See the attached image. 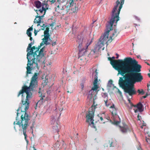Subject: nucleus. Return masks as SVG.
Returning <instances> with one entry per match:
<instances>
[{
    "label": "nucleus",
    "instance_id": "nucleus-54",
    "mask_svg": "<svg viewBox=\"0 0 150 150\" xmlns=\"http://www.w3.org/2000/svg\"><path fill=\"white\" fill-rule=\"evenodd\" d=\"M37 18H36L35 19L34 21V23H36V21H39V19H38V20H37Z\"/></svg>",
    "mask_w": 150,
    "mask_h": 150
},
{
    "label": "nucleus",
    "instance_id": "nucleus-13",
    "mask_svg": "<svg viewBox=\"0 0 150 150\" xmlns=\"http://www.w3.org/2000/svg\"><path fill=\"white\" fill-rule=\"evenodd\" d=\"M91 89L87 97V100L90 101V102H93L94 103L95 100L96 99V93L98 88L97 85H94Z\"/></svg>",
    "mask_w": 150,
    "mask_h": 150
},
{
    "label": "nucleus",
    "instance_id": "nucleus-30",
    "mask_svg": "<svg viewBox=\"0 0 150 150\" xmlns=\"http://www.w3.org/2000/svg\"><path fill=\"white\" fill-rule=\"evenodd\" d=\"M46 100H47L44 99L43 98V97H41L40 98V100H39L38 101V103H40V104L41 103V104H43Z\"/></svg>",
    "mask_w": 150,
    "mask_h": 150
},
{
    "label": "nucleus",
    "instance_id": "nucleus-42",
    "mask_svg": "<svg viewBox=\"0 0 150 150\" xmlns=\"http://www.w3.org/2000/svg\"><path fill=\"white\" fill-rule=\"evenodd\" d=\"M146 141L148 143H150V138L146 137Z\"/></svg>",
    "mask_w": 150,
    "mask_h": 150
},
{
    "label": "nucleus",
    "instance_id": "nucleus-17",
    "mask_svg": "<svg viewBox=\"0 0 150 150\" xmlns=\"http://www.w3.org/2000/svg\"><path fill=\"white\" fill-rule=\"evenodd\" d=\"M83 40V38L81 37L80 35H78L76 41L79 44L78 48L79 50L83 48L82 47Z\"/></svg>",
    "mask_w": 150,
    "mask_h": 150
},
{
    "label": "nucleus",
    "instance_id": "nucleus-29",
    "mask_svg": "<svg viewBox=\"0 0 150 150\" xmlns=\"http://www.w3.org/2000/svg\"><path fill=\"white\" fill-rule=\"evenodd\" d=\"M21 108V107L20 106H19L18 109L17 110L16 117V120L17 121H18H18L19 120V118L18 117V115L19 114L18 112Z\"/></svg>",
    "mask_w": 150,
    "mask_h": 150
},
{
    "label": "nucleus",
    "instance_id": "nucleus-24",
    "mask_svg": "<svg viewBox=\"0 0 150 150\" xmlns=\"http://www.w3.org/2000/svg\"><path fill=\"white\" fill-rule=\"evenodd\" d=\"M116 117L118 118L120 120L119 121H117L116 120H114L113 122H112L111 121V120L110 121L111 122V123L112 124H114L115 125H118L120 123V118L119 117L118 115H116Z\"/></svg>",
    "mask_w": 150,
    "mask_h": 150
},
{
    "label": "nucleus",
    "instance_id": "nucleus-20",
    "mask_svg": "<svg viewBox=\"0 0 150 150\" xmlns=\"http://www.w3.org/2000/svg\"><path fill=\"white\" fill-rule=\"evenodd\" d=\"M143 106V105L141 102L139 103L137 105H133V106H134L135 108H137L139 111L140 112H142L144 110L142 108Z\"/></svg>",
    "mask_w": 150,
    "mask_h": 150
},
{
    "label": "nucleus",
    "instance_id": "nucleus-50",
    "mask_svg": "<svg viewBox=\"0 0 150 150\" xmlns=\"http://www.w3.org/2000/svg\"><path fill=\"white\" fill-rule=\"evenodd\" d=\"M53 106L52 105H50L49 106L48 109L49 110H51L52 109Z\"/></svg>",
    "mask_w": 150,
    "mask_h": 150
},
{
    "label": "nucleus",
    "instance_id": "nucleus-8",
    "mask_svg": "<svg viewBox=\"0 0 150 150\" xmlns=\"http://www.w3.org/2000/svg\"><path fill=\"white\" fill-rule=\"evenodd\" d=\"M30 116L25 112L24 115H22L21 117V120H18L16 124V125H19V127H22L23 129V134L24 136H27L26 134V130L28 127L29 125L28 122L30 119Z\"/></svg>",
    "mask_w": 150,
    "mask_h": 150
},
{
    "label": "nucleus",
    "instance_id": "nucleus-31",
    "mask_svg": "<svg viewBox=\"0 0 150 150\" xmlns=\"http://www.w3.org/2000/svg\"><path fill=\"white\" fill-rule=\"evenodd\" d=\"M97 69H96L95 72H93V75L94 74H95V75L94 76V79H98V73L97 72Z\"/></svg>",
    "mask_w": 150,
    "mask_h": 150
},
{
    "label": "nucleus",
    "instance_id": "nucleus-62",
    "mask_svg": "<svg viewBox=\"0 0 150 150\" xmlns=\"http://www.w3.org/2000/svg\"><path fill=\"white\" fill-rule=\"evenodd\" d=\"M147 96H148V95H147V94L146 93V96H143V98H145L147 97Z\"/></svg>",
    "mask_w": 150,
    "mask_h": 150
},
{
    "label": "nucleus",
    "instance_id": "nucleus-21",
    "mask_svg": "<svg viewBox=\"0 0 150 150\" xmlns=\"http://www.w3.org/2000/svg\"><path fill=\"white\" fill-rule=\"evenodd\" d=\"M45 8L43 6L42 7V8H40L38 10H37L36 11L38 15L40 14L39 13V12H40V13H42L44 11L45 13V12L46 11V10L47 9V2L46 3H45Z\"/></svg>",
    "mask_w": 150,
    "mask_h": 150
},
{
    "label": "nucleus",
    "instance_id": "nucleus-60",
    "mask_svg": "<svg viewBox=\"0 0 150 150\" xmlns=\"http://www.w3.org/2000/svg\"><path fill=\"white\" fill-rule=\"evenodd\" d=\"M33 126H31L30 127V129H31L32 130V134H33Z\"/></svg>",
    "mask_w": 150,
    "mask_h": 150
},
{
    "label": "nucleus",
    "instance_id": "nucleus-10",
    "mask_svg": "<svg viewBox=\"0 0 150 150\" xmlns=\"http://www.w3.org/2000/svg\"><path fill=\"white\" fill-rule=\"evenodd\" d=\"M125 0H117L116 2V5L114 6L112 10V15L119 17V15L120 10L122 7V5L124 4Z\"/></svg>",
    "mask_w": 150,
    "mask_h": 150
},
{
    "label": "nucleus",
    "instance_id": "nucleus-19",
    "mask_svg": "<svg viewBox=\"0 0 150 150\" xmlns=\"http://www.w3.org/2000/svg\"><path fill=\"white\" fill-rule=\"evenodd\" d=\"M119 127L120 128V130L123 133L125 134L127 132L128 127L125 123H123L122 126H119Z\"/></svg>",
    "mask_w": 150,
    "mask_h": 150
},
{
    "label": "nucleus",
    "instance_id": "nucleus-51",
    "mask_svg": "<svg viewBox=\"0 0 150 150\" xmlns=\"http://www.w3.org/2000/svg\"><path fill=\"white\" fill-rule=\"evenodd\" d=\"M38 31H37V30H35L34 33V34H35V36H36L37 35V33Z\"/></svg>",
    "mask_w": 150,
    "mask_h": 150
},
{
    "label": "nucleus",
    "instance_id": "nucleus-26",
    "mask_svg": "<svg viewBox=\"0 0 150 150\" xmlns=\"http://www.w3.org/2000/svg\"><path fill=\"white\" fill-rule=\"evenodd\" d=\"M21 96H22V99H21L22 106H23V105H25V106H26V105L24 104V103H25V102L24 100L25 96H23V93H21Z\"/></svg>",
    "mask_w": 150,
    "mask_h": 150
},
{
    "label": "nucleus",
    "instance_id": "nucleus-1",
    "mask_svg": "<svg viewBox=\"0 0 150 150\" xmlns=\"http://www.w3.org/2000/svg\"><path fill=\"white\" fill-rule=\"evenodd\" d=\"M132 63L128 65L129 67L125 72L123 77L125 80L132 83L133 82H139L143 79V77L140 73L141 66L137 64L138 62L135 59H132Z\"/></svg>",
    "mask_w": 150,
    "mask_h": 150
},
{
    "label": "nucleus",
    "instance_id": "nucleus-23",
    "mask_svg": "<svg viewBox=\"0 0 150 150\" xmlns=\"http://www.w3.org/2000/svg\"><path fill=\"white\" fill-rule=\"evenodd\" d=\"M57 125H58L57 124H55V125L53 126L52 127L53 132L57 133H58L59 132V126Z\"/></svg>",
    "mask_w": 150,
    "mask_h": 150
},
{
    "label": "nucleus",
    "instance_id": "nucleus-7",
    "mask_svg": "<svg viewBox=\"0 0 150 150\" xmlns=\"http://www.w3.org/2000/svg\"><path fill=\"white\" fill-rule=\"evenodd\" d=\"M30 52H28L27 55V58L28 59V64H27V74H30L31 73V70L36 69H39L38 67V64L37 62H35L36 58H33L31 59V57L30 56L32 55L34 52L33 50L30 48L29 50Z\"/></svg>",
    "mask_w": 150,
    "mask_h": 150
},
{
    "label": "nucleus",
    "instance_id": "nucleus-11",
    "mask_svg": "<svg viewBox=\"0 0 150 150\" xmlns=\"http://www.w3.org/2000/svg\"><path fill=\"white\" fill-rule=\"evenodd\" d=\"M125 0H117L116 2V5L114 6L112 10V15L119 17V15L120 10L122 7V5L124 4Z\"/></svg>",
    "mask_w": 150,
    "mask_h": 150
},
{
    "label": "nucleus",
    "instance_id": "nucleus-36",
    "mask_svg": "<svg viewBox=\"0 0 150 150\" xmlns=\"http://www.w3.org/2000/svg\"><path fill=\"white\" fill-rule=\"evenodd\" d=\"M32 45H31L30 44H29L28 46L27 47V48L26 50V52H28L29 51V50L30 49V48H31L32 47Z\"/></svg>",
    "mask_w": 150,
    "mask_h": 150
},
{
    "label": "nucleus",
    "instance_id": "nucleus-57",
    "mask_svg": "<svg viewBox=\"0 0 150 150\" xmlns=\"http://www.w3.org/2000/svg\"><path fill=\"white\" fill-rule=\"evenodd\" d=\"M36 47L35 46H33L31 48V49L34 50L36 49Z\"/></svg>",
    "mask_w": 150,
    "mask_h": 150
},
{
    "label": "nucleus",
    "instance_id": "nucleus-27",
    "mask_svg": "<svg viewBox=\"0 0 150 150\" xmlns=\"http://www.w3.org/2000/svg\"><path fill=\"white\" fill-rule=\"evenodd\" d=\"M98 117L100 118V120L101 121V123H104L105 122H103V118L104 116V113H103L102 114L98 115Z\"/></svg>",
    "mask_w": 150,
    "mask_h": 150
},
{
    "label": "nucleus",
    "instance_id": "nucleus-37",
    "mask_svg": "<svg viewBox=\"0 0 150 150\" xmlns=\"http://www.w3.org/2000/svg\"><path fill=\"white\" fill-rule=\"evenodd\" d=\"M102 97L104 98H107V93H102Z\"/></svg>",
    "mask_w": 150,
    "mask_h": 150
},
{
    "label": "nucleus",
    "instance_id": "nucleus-25",
    "mask_svg": "<svg viewBox=\"0 0 150 150\" xmlns=\"http://www.w3.org/2000/svg\"><path fill=\"white\" fill-rule=\"evenodd\" d=\"M32 26L28 28L27 30V34L28 37H30L32 35V33L31 32V31H32L33 30Z\"/></svg>",
    "mask_w": 150,
    "mask_h": 150
},
{
    "label": "nucleus",
    "instance_id": "nucleus-5",
    "mask_svg": "<svg viewBox=\"0 0 150 150\" xmlns=\"http://www.w3.org/2000/svg\"><path fill=\"white\" fill-rule=\"evenodd\" d=\"M74 0H68L66 5H64L61 0H56L55 4V10L60 14H64L67 13L74 4Z\"/></svg>",
    "mask_w": 150,
    "mask_h": 150
},
{
    "label": "nucleus",
    "instance_id": "nucleus-49",
    "mask_svg": "<svg viewBox=\"0 0 150 150\" xmlns=\"http://www.w3.org/2000/svg\"><path fill=\"white\" fill-rule=\"evenodd\" d=\"M134 17H135V19L138 21L139 22L140 21V19L137 16H134Z\"/></svg>",
    "mask_w": 150,
    "mask_h": 150
},
{
    "label": "nucleus",
    "instance_id": "nucleus-41",
    "mask_svg": "<svg viewBox=\"0 0 150 150\" xmlns=\"http://www.w3.org/2000/svg\"><path fill=\"white\" fill-rule=\"evenodd\" d=\"M41 17H42V16H36V18H38V19H39L38 21H40V22H41V20L42 19V18Z\"/></svg>",
    "mask_w": 150,
    "mask_h": 150
},
{
    "label": "nucleus",
    "instance_id": "nucleus-52",
    "mask_svg": "<svg viewBox=\"0 0 150 150\" xmlns=\"http://www.w3.org/2000/svg\"><path fill=\"white\" fill-rule=\"evenodd\" d=\"M41 22H40V21H36V23H38L37 26H38L40 25V24Z\"/></svg>",
    "mask_w": 150,
    "mask_h": 150
},
{
    "label": "nucleus",
    "instance_id": "nucleus-33",
    "mask_svg": "<svg viewBox=\"0 0 150 150\" xmlns=\"http://www.w3.org/2000/svg\"><path fill=\"white\" fill-rule=\"evenodd\" d=\"M59 135L57 133L54 136V138L55 140L57 141V142H58V139L59 137Z\"/></svg>",
    "mask_w": 150,
    "mask_h": 150
},
{
    "label": "nucleus",
    "instance_id": "nucleus-45",
    "mask_svg": "<svg viewBox=\"0 0 150 150\" xmlns=\"http://www.w3.org/2000/svg\"><path fill=\"white\" fill-rule=\"evenodd\" d=\"M98 82V79H95L93 82L94 85H97Z\"/></svg>",
    "mask_w": 150,
    "mask_h": 150
},
{
    "label": "nucleus",
    "instance_id": "nucleus-22",
    "mask_svg": "<svg viewBox=\"0 0 150 150\" xmlns=\"http://www.w3.org/2000/svg\"><path fill=\"white\" fill-rule=\"evenodd\" d=\"M39 52V54L38 55H37V58L35 59V62H39L40 58H42L45 55V54L43 52H41L40 51Z\"/></svg>",
    "mask_w": 150,
    "mask_h": 150
},
{
    "label": "nucleus",
    "instance_id": "nucleus-44",
    "mask_svg": "<svg viewBox=\"0 0 150 150\" xmlns=\"http://www.w3.org/2000/svg\"><path fill=\"white\" fill-rule=\"evenodd\" d=\"M107 98H106V100H105V105L106 106H108L109 105V104H107Z\"/></svg>",
    "mask_w": 150,
    "mask_h": 150
},
{
    "label": "nucleus",
    "instance_id": "nucleus-6",
    "mask_svg": "<svg viewBox=\"0 0 150 150\" xmlns=\"http://www.w3.org/2000/svg\"><path fill=\"white\" fill-rule=\"evenodd\" d=\"M118 84L120 86L124 89L125 92L128 93L130 96H132L136 94V91L132 83L125 80H124L122 77H120Z\"/></svg>",
    "mask_w": 150,
    "mask_h": 150
},
{
    "label": "nucleus",
    "instance_id": "nucleus-53",
    "mask_svg": "<svg viewBox=\"0 0 150 150\" xmlns=\"http://www.w3.org/2000/svg\"><path fill=\"white\" fill-rule=\"evenodd\" d=\"M52 3H54L55 2H56V0H52L51 1H50Z\"/></svg>",
    "mask_w": 150,
    "mask_h": 150
},
{
    "label": "nucleus",
    "instance_id": "nucleus-32",
    "mask_svg": "<svg viewBox=\"0 0 150 150\" xmlns=\"http://www.w3.org/2000/svg\"><path fill=\"white\" fill-rule=\"evenodd\" d=\"M47 95L50 94H52L53 93V90L52 89V88L51 87H50L49 90H48L47 89Z\"/></svg>",
    "mask_w": 150,
    "mask_h": 150
},
{
    "label": "nucleus",
    "instance_id": "nucleus-40",
    "mask_svg": "<svg viewBox=\"0 0 150 150\" xmlns=\"http://www.w3.org/2000/svg\"><path fill=\"white\" fill-rule=\"evenodd\" d=\"M38 52V50H36V51H35V52H34L33 53V54L32 55H33L34 58H35V56L37 55V52ZM36 57H37V56H36Z\"/></svg>",
    "mask_w": 150,
    "mask_h": 150
},
{
    "label": "nucleus",
    "instance_id": "nucleus-3",
    "mask_svg": "<svg viewBox=\"0 0 150 150\" xmlns=\"http://www.w3.org/2000/svg\"><path fill=\"white\" fill-rule=\"evenodd\" d=\"M120 20V17H118L111 14V18L110 20L109 24L106 25V31L105 32L103 36H102L99 39V41L95 46L94 48L92 51L93 53L98 50L104 45V41L108 38L109 33L113 30V23L116 21L117 24V22Z\"/></svg>",
    "mask_w": 150,
    "mask_h": 150
},
{
    "label": "nucleus",
    "instance_id": "nucleus-46",
    "mask_svg": "<svg viewBox=\"0 0 150 150\" xmlns=\"http://www.w3.org/2000/svg\"><path fill=\"white\" fill-rule=\"evenodd\" d=\"M45 49V46H44L42 48H41L40 50L39 51L41 52H43L44 51Z\"/></svg>",
    "mask_w": 150,
    "mask_h": 150
},
{
    "label": "nucleus",
    "instance_id": "nucleus-28",
    "mask_svg": "<svg viewBox=\"0 0 150 150\" xmlns=\"http://www.w3.org/2000/svg\"><path fill=\"white\" fill-rule=\"evenodd\" d=\"M118 33L119 32H117V30L115 29L114 30V33L112 34V36H110V38L111 39V40H112V37L114 36H115V37L117 36Z\"/></svg>",
    "mask_w": 150,
    "mask_h": 150
},
{
    "label": "nucleus",
    "instance_id": "nucleus-16",
    "mask_svg": "<svg viewBox=\"0 0 150 150\" xmlns=\"http://www.w3.org/2000/svg\"><path fill=\"white\" fill-rule=\"evenodd\" d=\"M44 38L42 40L43 41L41 42L40 44L41 46H42L44 45H47V28H46L44 32Z\"/></svg>",
    "mask_w": 150,
    "mask_h": 150
},
{
    "label": "nucleus",
    "instance_id": "nucleus-35",
    "mask_svg": "<svg viewBox=\"0 0 150 150\" xmlns=\"http://www.w3.org/2000/svg\"><path fill=\"white\" fill-rule=\"evenodd\" d=\"M137 92L139 94H141L142 95H144L145 93L143 89H142L141 91L139 89L137 90Z\"/></svg>",
    "mask_w": 150,
    "mask_h": 150
},
{
    "label": "nucleus",
    "instance_id": "nucleus-2",
    "mask_svg": "<svg viewBox=\"0 0 150 150\" xmlns=\"http://www.w3.org/2000/svg\"><path fill=\"white\" fill-rule=\"evenodd\" d=\"M38 74L35 73L34 75L32 77L29 86L28 87L25 84L22 87V89L19 92L17 96L18 97L22 93H25L27 94L25 102L24 104L26 105V106L25 107L24 111H23L22 109H21L22 112L28 113L27 110L28 109L30 105V101L29 100V98H32L33 93L31 92L33 91V88L36 87L38 85V81L37 80L38 78Z\"/></svg>",
    "mask_w": 150,
    "mask_h": 150
},
{
    "label": "nucleus",
    "instance_id": "nucleus-43",
    "mask_svg": "<svg viewBox=\"0 0 150 150\" xmlns=\"http://www.w3.org/2000/svg\"><path fill=\"white\" fill-rule=\"evenodd\" d=\"M112 83L111 81H109L108 83V86H109L110 87L111 86V85H112Z\"/></svg>",
    "mask_w": 150,
    "mask_h": 150
},
{
    "label": "nucleus",
    "instance_id": "nucleus-12",
    "mask_svg": "<svg viewBox=\"0 0 150 150\" xmlns=\"http://www.w3.org/2000/svg\"><path fill=\"white\" fill-rule=\"evenodd\" d=\"M94 116V112L93 108L89 109L86 117V122L89 123V125L92 127L96 128V127L93 123Z\"/></svg>",
    "mask_w": 150,
    "mask_h": 150
},
{
    "label": "nucleus",
    "instance_id": "nucleus-15",
    "mask_svg": "<svg viewBox=\"0 0 150 150\" xmlns=\"http://www.w3.org/2000/svg\"><path fill=\"white\" fill-rule=\"evenodd\" d=\"M59 117H57V115H54L51 116V124H57V121Z\"/></svg>",
    "mask_w": 150,
    "mask_h": 150
},
{
    "label": "nucleus",
    "instance_id": "nucleus-18",
    "mask_svg": "<svg viewBox=\"0 0 150 150\" xmlns=\"http://www.w3.org/2000/svg\"><path fill=\"white\" fill-rule=\"evenodd\" d=\"M45 5V4L41 3L39 0H36L34 1L33 6L36 8H39Z\"/></svg>",
    "mask_w": 150,
    "mask_h": 150
},
{
    "label": "nucleus",
    "instance_id": "nucleus-48",
    "mask_svg": "<svg viewBox=\"0 0 150 150\" xmlns=\"http://www.w3.org/2000/svg\"><path fill=\"white\" fill-rule=\"evenodd\" d=\"M42 46H41V45H40L38 47H36V50H38V51H39V50L41 48Z\"/></svg>",
    "mask_w": 150,
    "mask_h": 150
},
{
    "label": "nucleus",
    "instance_id": "nucleus-14",
    "mask_svg": "<svg viewBox=\"0 0 150 150\" xmlns=\"http://www.w3.org/2000/svg\"><path fill=\"white\" fill-rule=\"evenodd\" d=\"M93 38L91 40H88L87 43L86 45V47L85 48H83L79 50V57H81L85 54L86 52V49L89 45L92 43L93 41Z\"/></svg>",
    "mask_w": 150,
    "mask_h": 150
},
{
    "label": "nucleus",
    "instance_id": "nucleus-38",
    "mask_svg": "<svg viewBox=\"0 0 150 150\" xmlns=\"http://www.w3.org/2000/svg\"><path fill=\"white\" fill-rule=\"evenodd\" d=\"M42 29V30H44L45 28L47 27V23L45 24H43L41 26Z\"/></svg>",
    "mask_w": 150,
    "mask_h": 150
},
{
    "label": "nucleus",
    "instance_id": "nucleus-59",
    "mask_svg": "<svg viewBox=\"0 0 150 150\" xmlns=\"http://www.w3.org/2000/svg\"><path fill=\"white\" fill-rule=\"evenodd\" d=\"M35 124V121H33L32 124V126H34V125Z\"/></svg>",
    "mask_w": 150,
    "mask_h": 150
},
{
    "label": "nucleus",
    "instance_id": "nucleus-47",
    "mask_svg": "<svg viewBox=\"0 0 150 150\" xmlns=\"http://www.w3.org/2000/svg\"><path fill=\"white\" fill-rule=\"evenodd\" d=\"M137 118L139 120L141 121V120L142 119V117L141 116L139 115H138L137 116Z\"/></svg>",
    "mask_w": 150,
    "mask_h": 150
},
{
    "label": "nucleus",
    "instance_id": "nucleus-55",
    "mask_svg": "<svg viewBox=\"0 0 150 150\" xmlns=\"http://www.w3.org/2000/svg\"><path fill=\"white\" fill-rule=\"evenodd\" d=\"M27 136H26H26H25V141H26V142H27V143H28V141L27 139Z\"/></svg>",
    "mask_w": 150,
    "mask_h": 150
},
{
    "label": "nucleus",
    "instance_id": "nucleus-58",
    "mask_svg": "<svg viewBox=\"0 0 150 150\" xmlns=\"http://www.w3.org/2000/svg\"><path fill=\"white\" fill-rule=\"evenodd\" d=\"M34 40H33V41L32 42H31L30 43L31 44V45H32L34 44Z\"/></svg>",
    "mask_w": 150,
    "mask_h": 150
},
{
    "label": "nucleus",
    "instance_id": "nucleus-56",
    "mask_svg": "<svg viewBox=\"0 0 150 150\" xmlns=\"http://www.w3.org/2000/svg\"><path fill=\"white\" fill-rule=\"evenodd\" d=\"M52 64V63L51 62H49L48 63V64H47V66H50L51 65V66H52V65H51ZM50 67H51V66H50Z\"/></svg>",
    "mask_w": 150,
    "mask_h": 150
},
{
    "label": "nucleus",
    "instance_id": "nucleus-63",
    "mask_svg": "<svg viewBox=\"0 0 150 150\" xmlns=\"http://www.w3.org/2000/svg\"><path fill=\"white\" fill-rule=\"evenodd\" d=\"M134 111L135 112V113L137 112H138V110L137 109H134Z\"/></svg>",
    "mask_w": 150,
    "mask_h": 150
},
{
    "label": "nucleus",
    "instance_id": "nucleus-64",
    "mask_svg": "<svg viewBox=\"0 0 150 150\" xmlns=\"http://www.w3.org/2000/svg\"><path fill=\"white\" fill-rule=\"evenodd\" d=\"M145 125H144V124H143L141 126V128L142 129H143V127L145 126Z\"/></svg>",
    "mask_w": 150,
    "mask_h": 150
},
{
    "label": "nucleus",
    "instance_id": "nucleus-39",
    "mask_svg": "<svg viewBox=\"0 0 150 150\" xmlns=\"http://www.w3.org/2000/svg\"><path fill=\"white\" fill-rule=\"evenodd\" d=\"M117 92L118 93H119V94L120 96L122 97V93L121 92L118 88H117Z\"/></svg>",
    "mask_w": 150,
    "mask_h": 150
},
{
    "label": "nucleus",
    "instance_id": "nucleus-61",
    "mask_svg": "<svg viewBox=\"0 0 150 150\" xmlns=\"http://www.w3.org/2000/svg\"><path fill=\"white\" fill-rule=\"evenodd\" d=\"M29 37H30V41L31 42L32 40L33 41V38L31 37V36Z\"/></svg>",
    "mask_w": 150,
    "mask_h": 150
},
{
    "label": "nucleus",
    "instance_id": "nucleus-9",
    "mask_svg": "<svg viewBox=\"0 0 150 150\" xmlns=\"http://www.w3.org/2000/svg\"><path fill=\"white\" fill-rule=\"evenodd\" d=\"M47 21L49 23L47 24V45L51 43L52 46H54L56 45V42L52 41L50 35L49 33V32L50 28L52 30H53L55 28L54 26L56 24V22L55 20L53 19H48Z\"/></svg>",
    "mask_w": 150,
    "mask_h": 150
},
{
    "label": "nucleus",
    "instance_id": "nucleus-4",
    "mask_svg": "<svg viewBox=\"0 0 150 150\" xmlns=\"http://www.w3.org/2000/svg\"><path fill=\"white\" fill-rule=\"evenodd\" d=\"M110 61V63L113 67L118 72L117 76L120 75L123 76L125 74V72L129 69L128 65L129 63H132V58L130 57H127L124 58V61L119 63H116L114 60L112 59L110 57L108 58Z\"/></svg>",
    "mask_w": 150,
    "mask_h": 150
},
{
    "label": "nucleus",
    "instance_id": "nucleus-34",
    "mask_svg": "<svg viewBox=\"0 0 150 150\" xmlns=\"http://www.w3.org/2000/svg\"><path fill=\"white\" fill-rule=\"evenodd\" d=\"M126 96L127 97V99H128V101L129 103H130V104H131L132 105V106H133V105L131 103V101L130 99H132V96H130V97H129L127 96V94H126Z\"/></svg>",
    "mask_w": 150,
    "mask_h": 150
}]
</instances>
